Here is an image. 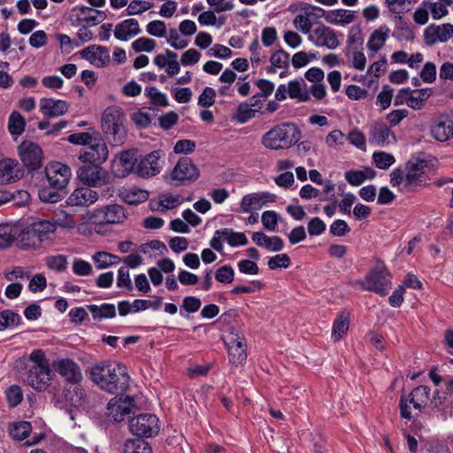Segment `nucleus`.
<instances>
[{"instance_id": "1", "label": "nucleus", "mask_w": 453, "mask_h": 453, "mask_svg": "<svg viewBox=\"0 0 453 453\" xmlns=\"http://www.w3.org/2000/svg\"><path fill=\"white\" fill-rule=\"evenodd\" d=\"M89 378L102 390L112 395H121L129 387L127 368L118 363L103 361L91 366Z\"/></svg>"}, {"instance_id": "2", "label": "nucleus", "mask_w": 453, "mask_h": 453, "mask_svg": "<svg viewBox=\"0 0 453 453\" xmlns=\"http://www.w3.org/2000/svg\"><path fill=\"white\" fill-rule=\"evenodd\" d=\"M427 164L425 159L412 158L408 160L404 168L394 169L390 173V184L402 193L417 192L426 185L424 169Z\"/></svg>"}, {"instance_id": "3", "label": "nucleus", "mask_w": 453, "mask_h": 453, "mask_svg": "<svg viewBox=\"0 0 453 453\" xmlns=\"http://www.w3.org/2000/svg\"><path fill=\"white\" fill-rule=\"evenodd\" d=\"M301 138V131L292 122H283L263 134L261 143L269 150H278L295 145Z\"/></svg>"}, {"instance_id": "4", "label": "nucleus", "mask_w": 453, "mask_h": 453, "mask_svg": "<svg viewBox=\"0 0 453 453\" xmlns=\"http://www.w3.org/2000/svg\"><path fill=\"white\" fill-rule=\"evenodd\" d=\"M124 122L125 113L118 106L107 107L103 112L102 130L106 139L114 146H120L127 140V130Z\"/></svg>"}, {"instance_id": "5", "label": "nucleus", "mask_w": 453, "mask_h": 453, "mask_svg": "<svg viewBox=\"0 0 453 453\" xmlns=\"http://www.w3.org/2000/svg\"><path fill=\"white\" fill-rule=\"evenodd\" d=\"M56 226L48 220H38L25 227L18 235V245L22 249L36 248L54 233Z\"/></svg>"}, {"instance_id": "6", "label": "nucleus", "mask_w": 453, "mask_h": 453, "mask_svg": "<svg viewBox=\"0 0 453 453\" xmlns=\"http://www.w3.org/2000/svg\"><path fill=\"white\" fill-rule=\"evenodd\" d=\"M159 429L158 418L154 414L143 413L129 420L130 432L140 438L153 437L158 434Z\"/></svg>"}, {"instance_id": "7", "label": "nucleus", "mask_w": 453, "mask_h": 453, "mask_svg": "<svg viewBox=\"0 0 453 453\" xmlns=\"http://www.w3.org/2000/svg\"><path fill=\"white\" fill-rule=\"evenodd\" d=\"M389 276V273L384 267H376L366 275L365 280L360 282V285L365 290L375 292L384 296L391 288Z\"/></svg>"}, {"instance_id": "8", "label": "nucleus", "mask_w": 453, "mask_h": 453, "mask_svg": "<svg viewBox=\"0 0 453 453\" xmlns=\"http://www.w3.org/2000/svg\"><path fill=\"white\" fill-rule=\"evenodd\" d=\"M127 219V213L123 206L112 203L96 209L91 219L96 225H115L121 224Z\"/></svg>"}, {"instance_id": "9", "label": "nucleus", "mask_w": 453, "mask_h": 453, "mask_svg": "<svg viewBox=\"0 0 453 453\" xmlns=\"http://www.w3.org/2000/svg\"><path fill=\"white\" fill-rule=\"evenodd\" d=\"M19 156L28 171H35L42 166L43 152L41 147L30 141H24L18 147Z\"/></svg>"}, {"instance_id": "10", "label": "nucleus", "mask_w": 453, "mask_h": 453, "mask_svg": "<svg viewBox=\"0 0 453 453\" xmlns=\"http://www.w3.org/2000/svg\"><path fill=\"white\" fill-rule=\"evenodd\" d=\"M429 394L430 388L427 386L421 385L411 391L409 395V399H405L402 396L399 403L401 417L405 419H411L412 416L408 401L413 405L414 409L420 411L421 408L426 404L429 399Z\"/></svg>"}, {"instance_id": "11", "label": "nucleus", "mask_w": 453, "mask_h": 453, "mask_svg": "<svg viewBox=\"0 0 453 453\" xmlns=\"http://www.w3.org/2000/svg\"><path fill=\"white\" fill-rule=\"evenodd\" d=\"M79 179L89 187H102L111 181L110 173L101 165H83L77 172Z\"/></svg>"}, {"instance_id": "12", "label": "nucleus", "mask_w": 453, "mask_h": 453, "mask_svg": "<svg viewBox=\"0 0 453 453\" xmlns=\"http://www.w3.org/2000/svg\"><path fill=\"white\" fill-rule=\"evenodd\" d=\"M164 161L161 160V151L153 150L138 157L135 173L141 178H151L160 173Z\"/></svg>"}, {"instance_id": "13", "label": "nucleus", "mask_w": 453, "mask_h": 453, "mask_svg": "<svg viewBox=\"0 0 453 453\" xmlns=\"http://www.w3.org/2000/svg\"><path fill=\"white\" fill-rule=\"evenodd\" d=\"M48 185L53 188L65 189L71 177V169L60 162H53L44 170Z\"/></svg>"}, {"instance_id": "14", "label": "nucleus", "mask_w": 453, "mask_h": 453, "mask_svg": "<svg viewBox=\"0 0 453 453\" xmlns=\"http://www.w3.org/2000/svg\"><path fill=\"white\" fill-rule=\"evenodd\" d=\"M308 39L317 47L334 50L340 46L337 33L329 27L320 24L309 35Z\"/></svg>"}, {"instance_id": "15", "label": "nucleus", "mask_w": 453, "mask_h": 453, "mask_svg": "<svg viewBox=\"0 0 453 453\" xmlns=\"http://www.w3.org/2000/svg\"><path fill=\"white\" fill-rule=\"evenodd\" d=\"M108 156L109 150L106 143L98 137L80 153L79 159L83 163L102 165L107 160Z\"/></svg>"}, {"instance_id": "16", "label": "nucleus", "mask_w": 453, "mask_h": 453, "mask_svg": "<svg viewBox=\"0 0 453 453\" xmlns=\"http://www.w3.org/2000/svg\"><path fill=\"white\" fill-rule=\"evenodd\" d=\"M24 175L19 162L13 158L0 160V185L14 183Z\"/></svg>"}, {"instance_id": "17", "label": "nucleus", "mask_w": 453, "mask_h": 453, "mask_svg": "<svg viewBox=\"0 0 453 453\" xmlns=\"http://www.w3.org/2000/svg\"><path fill=\"white\" fill-rule=\"evenodd\" d=\"M453 36V25L445 23L441 26L429 25L424 31V40L426 45L432 46L437 42H445Z\"/></svg>"}, {"instance_id": "18", "label": "nucleus", "mask_w": 453, "mask_h": 453, "mask_svg": "<svg viewBox=\"0 0 453 453\" xmlns=\"http://www.w3.org/2000/svg\"><path fill=\"white\" fill-rule=\"evenodd\" d=\"M134 399L127 396L122 398H112L107 405V416L115 422L122 421L128 415L134 406Z\"/></svg>"}, {"instance_id": "19", "label": "nucleus", "mask_w": 453, "mask_h": 453, "mask_svg": "<svg viewBox=\"0 0 453 453\" xmlns=\"http://www.w3.org/2000/svg\"><path fill=\"white\" fill-rule=\"evenodd\" d=\"M431 135L440 142L450 140L453 137V120L447 115L436 118L431 125Z\"/></svg>"}, {"instance_id": "20", "label": "nucleus", "mask_w": 453, "mask_h": 453, "mask_svg": "<svg viewBox=\"0 0 453 453\" xmlns=\"http://www.w3.org/2000/svg\"><path fill=\"white\" fill-rule=\"evenodd\" d=\"M396 142L394 132L385 123H375L371 127L369 142L379 146H386Z\"/></svg>"}, {"instance_id": "21", "label": "nucleus", "mask_w": 453, "mask_h": 453, "mask_svg": "<svg viewBox=\"0 0 453 453\" xmlns=\"http://www.w3.org/2000/svg\"><path fill=\"white\" fill-rule=\"evenodd\" d=\"M50 380V367L29 366L27 381L36 390L42 391L46 389Z\"/></svg>"}, {"instance_id": "22", "label": "nucleus", "mask_w": 453, "mask_h": 453, "mask_svg": "<svg viewBox=\"0 0 453 453\" xmlns=\"http://www.w3.org/2000/svg\"><path fill=\"white\" fill-rule=\"evenodd\" d=\"M40 111L46 118H56L64 115L69 109L65 100L42 97L39 102Z\"/></svg>"}, {"instance_id": "23", "label": "nucleus", "mask_w": 453, "mask_h": 453, "mask_svg": "<svg viewBox=\"0 0 453 453\" xmlns=\"http://www.w3.org/2000/svg\"><path fill=\"white\" fill-rule=\"evenodd\" d=\"M274 198V195L267 192L246 195L241 201V210L242 212H250L252 210H259L266 203L273 202Z\"/></svg>"}, {"instance_id": "24", "label": "nucleus", "mask_w": 453, "mask_h": 453, "mask_svg": "<svg viewBox=\"0 0 453 453\" xmlns=\"http://www.w3.org/2000/svg\"><path fill=\"white\" fill-rule=\"evenodd\" d=\"M98 200L96 191L88 187L76 188L68 197L66 203L70 206H89Z\"/></svg>"}, {"instance_id": "25", "label": "nucleus", "mask_w": 453, "mask_h": 453, "mask_svg": "<svg viewBox=\"0 0 453 453\" xmlns=\"http://www.w3.org/2000/svg\"><path fill=\"white\" fill-rule=\"evenodd\" d=\"M141 33L139 22L135 19H125L117 24L114 29L115 38L123 42L128 41Z\"/></svg>"}, {"instance_id": "26", "label": "nucleus", "mask_w": 453, "mask_h": 453, "mask_svg": "<svg viewBox=\"0 0 453 453\" xmlns=\"http://www.w3.org/2000/svg\"><path fill=\"white\" fill-rule=\"evenodd\" d=\"M197 174L196 166L189 157L180 158L173 168L171 177L173 180L183 181L190 180Z\"/></svg>"}, {"instance_id": "27", "label": "nucleus", "mask_w": 453, "mask_h": 453, "mask_svg": "<svg viewBox=\"0 0 453 453\" xmlns=\"http://www.w3.org/2000/svg\"><path fill=\"white\" fill-rule=\"evenodd\" d=\"M56 369L70 383L80 382L82 378L80 366L72 359L59 360Z\"/></svg>"}, {"instance_id": "28", "label": "nucleus", "mask_w": 453, "mask_h": 453, "mask_svg": "<svg viewBox=\"0 0 453 453\" xmlns=\"http://www.w3.org/2000/svg\"><path fill=\"white\" fill-rule=\"evenodd\" d=\"M252 240L257 246L273 252L280 251L284 247V242L280 236L274 235L270 237L263 232L253 233Z\"/></svg>"}, {"instance_id": "29", "label": "nucleus", "mask_w": 453, "mask_h": 453, "mask_svg": "<svg viewBox=\"0 0 453 453\" xmlns=\"http://www.w3.org/2000/svg\"><path fill=\"white\" fill-rule=\"evenodd\" d=\"M73 12H79L77 19L92 26L97 25L106 19V14L85 5L75 6Z\"/></svg>"}, {"instance_id": "30", "label": "nucleus", "mask_w": 453, "mask_h": 453, "mask_svg": "<svg viewBox=\"0 0 453 453\" xmlns=\"http://www.w3.org/2000/svg\"><path fill=\"white\" fill-rule=\"evenodd\" d=\"M65 398L75 407H83L88 403L87 393L79 382L71 383L65 390Z\"/></svg>"}, {"instance_id": "31", "label": "nucleus", "mask_w": 453, "mask_h": 453, "mask_svg": "<svg viewBox=\"0 0 453 453\" xmlns=\"http://www.w3.org/2000/svg\"><path fill=\"white\" fill-rule=\"evenodd\" d=\"M119 163L122 167V176H126L131 173H135L138 157L135 150H129L120 152L118 155Z\"/></svg>"}, {"instance_id": "32", "label": "nucleus", "mask_w": 453, "mask_h": 453, "mask_svg": "<svg viewBox=\"0 0 453 453\" xmlns=\"http://www.w3.org/2000/svg\"><path fill=\"white\" fill-rule=\"evenodd\" d=\"M87 309L92 314L93 319L101 321L104 319H112L116 316V307L112 303H102L101 305L89 304Z\"/></svg>"}, {"instance_id": "33", "label": "nucleus", "mask_w": 453, "mask_h": 453, "mask_svg": "<svg viewBox=\"0 0 453 453\" xmlns=\"http://www.w3.org/2000/svg\"><path fill=\"white\" fill-rule=\"evenodd\" d=\"M388 31L389 29L387 26H381L380 28L374 30L368 40V49L374 53L379 51L388 37Z\"/></svg>"}, {"instance_id": "34", "label": "nucleus", "mask_w": 453, "mask_h": 453, "mask_svg": "<svg viewBox=\"0 0 453 453\" xmlns=\"http://www.w3.org/2000/svg\"><path fill=\"white\" fill-rule=\"evenodd\" d=\"M349 327V314L342 311L333 324L332 337L334 342L339 341L347 333Z\"/></svg>"}, {"instance_id": "35", "label": "nucleus", "mask_w": 453, "mask_h": 453, "mask_svg": "<svg viewBox=\"0 0 453 453\" xmlns=\"http://www.w3.org/2000/svg\"><path fill=\"white\" fill-rule=\"evenodd\" d=\"M93 262L97 269L102 270L117 265L121 258L114 254L106 251H97L92 256Z\"/></svg>"}, {"instance_id": "36", "label": "nucleus", "mask_w": 453, "mask_h": 453, "mask_svg": "<svg viewBox=\"0 0 453 453\" xmlns=\"http://www.w3.org/2000/svg\"><path fill=\"white\" fill-rule=\"evenodd\" d=\"M433 91L431 88H420L411 90L407 105L414 110L423 108L425 102L431 96Z\"/></svg>"}, {"instance_id": "37", "label": "nucleus", "mask_w": 453, "mask_h": 453, "mask_svg": "<svg viewBox=\"0 0 453 453\" xmlns=\"http://www.w3.org/2000/svg\"><path fill=\"white\" fill-rule=\"evenodd\" d=\"M303 86H306L305 81L300 78L299 80L290 81L288 82V93L290 98L297 99L299 102H308L311 96L308 91H302Z\"/></svg>"}, {"instance_id": "38", "label": "nucleus", "mask_w": 453, "mask_h": 453, "mask_svg": "<svg viewBox=\"0 0 453 453\" xmlns=\"http://www.w3.org/2000/svg\"><path fill=\"white\" fill-rule=\"evenodd\" d=\"M20 322L21 317L19 313L9 309L0 311V331L17 327Z\"/></svg>"}, {"instance_id": "39", "label": "nucleus", "mask_w": 453, "mask_h": 453, "mask_svg": "<svg viewBox=\"0 0 453 453\" xmlns=\"http://www.w3.org/2000/svg\"><path fill=\"white\" fill-rule=\"evenodd\" d=\"M121 198L128 204L135 205L149 198L148 191L140 188L127 189L121 193Z\"/></svg>"}, {"instance_id": "40", "label": "nucleus", "mask_w": 453, "mask_h": 453, "mask_svg": "<svg viewBox=\"0 0 453 453\" xmlns=\"http://www.w3.org/2000/svg\"><path fill=\"white\" fill-rule=\"evenodd\" d=\"M226 347L247 348V342L243 332L239 326H231L227 339L225 341Z\"/></svg>"}, {"instance_id": "41", "label": "nucleus", "mask_w": 453, "mask_h": 453, "mask_svg": "<svg viewBox=\"0 0 453 453\" xmlns=\"http://www.w3.org/2000/svg\"><path fill=\"white\" fill-rule=\"evenodd\" d=\"M25 119L17 111H13L9 116L8 130L12 135H20L25 130Z\"/></svg>"}, {"instance_id": "42", "label": "nucleus", "mask_w": 453, "mask_h": 453, "mask_svg": "<svg viewBox=\"0 0 453 453\" xmlns=\"http://www.w3.org/2000/svg\"><path fill=\"white\" fill-rule=\"evenodd\" d=\"M32 431V426L30 422L19 421L13 423L10 427V435L17 441H23L28 437Z\"/></svg>"}, {"instance_id": "43", "label": "nucleus", "mask_w": 453, "mask_h": 453, "mask_svg": "<svg viewBox=\"0 0 453 453\" xmlns=\"http://www.w3.org/2000/svg\"><path fill=\"white\" fill-rule=\"evenodd\" d=\"M124 453H152V449L150 444L142 439H131L126 441Z\"/></svg>"}, {"instance_id": "44", "label": "nucleus", "mask_w": 453, "mask_h": 453, "mask_svg": "<svg viewBox=\"0 0 453 453\" xmlns=\"http://www.w3.org/2000/svg\"><path fill=\"white\" fill-rule=\"evenodd\" d=\"M257 111H258V109H252V106L248 102H243L238 105L233 119L236 122L243 124L252 119Z\"/></svg>"}, {"instance_id": "45", "label": "nucleus", "mask_w": 453, "mask_h": 453, "mask_svg": "<svg viewBox=\"0 0 453 453\" xmlns=\"http://www.w3.org/2000/svg\"><path fill=\"white\" fill-rule=\"evenodd\" d=\"M144 95L155 106L166 107L169 105L166 95L160 92L156 87L145 88Z\"/></svg>"}, {"instance_id": "46", "label": "nucleus", "mask_w": 453, "mask_h": 453, "mask_svg": "<svg viewBox=\"0 0 453 453\" xmlns=\"http://www.w3.org/2000/svg\"><path fill=\"white\" fill-rule=\"evenodd\" d=\"M219 234H223L222 237H224L232 247L246 245L248 243V239L244 233L234 232L230 228H223Z\"/></svg>"}, {"instance_id": "47", "label": "nucleus", "mask_w": 453, "mask_h": 453, "mask_svg": "<svg viewBox=\"0 0 453 453\" xmlns=\"http://www.w3.org/2000/svg\"><path fill=\"white\" fill-rule=\"evenodd\" d=\"M63 190L53 188L50 185L45 186L38 191V196L44 203H55L63 198Z\"/></svg>"}, {"instance_id": "48", "label": "nucleus", "mask_w": 453, "mask_h": 453, "mask_svg": "<svg viewBox=\"0 0 453 453\" xmlns=\"http://www.w3.org/2000/svg\"><path fill=\"white\" fill-rule=\"evenodd\" d=\"M15 240V230L9 224L0 225V250L10 247Z\"/></svg>"}, {"instance_id": "49", "label": "nucleus", "mask_w": 453, "mask_h": 453, "mask_svg": "<svg viewBox=\"0 0 453 453\" xmlns=\"http://www.w3.org/2000/svg\"><path fill=\"white\" fill-rule=\"evenodd\" d=\"M311 12L305 11V15H297L293 20L294 27L303 34H309L312 31V22L309 19L311 16Z\"/></svg>"}, {"instance_id": "50", "label": "nucleus", "mask_w": 453, "mask_h": 453, "mask_svg": "<svg viewBox=\"0 0 453 453\" xmlns=\"http://www.w3.org/2000/svg\"><path fill=\"white\" fill-rule=\"evenodd\" d=\"M5 396L9 406L13 408L18 406L23 400V392L20 387L12 385L6 389Z\"/></svg>"}, {"instance_id": "51", "label": "nucleus", "mask_w": 453, "mask_h": 453, "mask_svg": "<svg viewBox=\"0 0 453 453\" xmlns=\"http://www.w3.org/2000/svg\"><path fill=\"white\" fill-rule=\"evenodd\" d=\"M229 362L232 365H242L247 359V348L226 347Z\"/></svg>"}, {"instance_id": "52", "label": "nucleus", "mask_w": 453, "mask_h": 453, "mask_svg": "<svg viewBox=\"0 0 453 453\" xmlns=\"http://www.w3.org/2000/svg\"><path fill=\"white\" fill-rule=\"evenodd\" d=\"M215 279L218 282L229 284L234 281V271L230 265H225L220 266L215 272Z\"/></svg>"}, {"instance_id": "53", "label": "nucleus", "mask_w": 453, "mask_h": 453, "mask_svg": "<svg viewBox=\"0 0 453 453\" xmlns=\"http://www.w3.org/2000/svg\"><path fill=\"white\" fill-rule=\"evenodd\" d=\"M372 159L375 165L383 170L388 169L395 163V157L391 154L383 151L374 152Z\"/></svg>"}, {"instance_id": "54", "label": "nucleus", "mask_w": 453, "mask_h": 453, "mask_svg": "<svg viewBox=\"0 0 453 453\" xmlns=\"http://www.w3.org/2000/svg\"><path fill=\"white\" fill-rule=\"evenodd\" d=\"M156 41L147 37H140L132 42V48L136 52H151L156 49Z\"/></svg>"}, {"instance_id": "55", "label": "nucleus", "mask_w": 453, "mask_h": 453, "mask_svg": "<svg viewBox=\"0 0 453 453\" xmlns=\"http://www.w3.org/2000/svg\"><path fill=\"white\" fill-rule=\"evenodd\" d=\"M67 257L64 255L50 256L46 260L47 266L58 273L65 272L67 268Z\"/></svg>"}, {"instance_id": "56", "label": "nucleus", "mask_w": 453, "mask_h": 453, "mask_svg": "<svg viewBox=\"0 0 453 453\" xmlns=\"http://www.w3.org/2000/svg\"><path fill=\"white\" fill-rule=\"evenodd\" d=\"M73 273L77 276H88L92 274V265L81 258H74L73 261Z\"/></svg>"}, {"instance_id": "57", "label": "nucleus", "mask_w": 453, "mask_h": 453, "mask_svg": "<svg viewBox=\"0 0 453 453\" xmlns=\"http://www.w3.org/2000/svg\"><path fill=\"white\" fill-rule=\"evenodd\" d=\"M110 62L109 50L106 47L98 45L90 63L97 67H103Z\"/></svg>"}, {"instance_id": "58", "label": "nucleus", "mask_w": 453, "mask_h": 453, "mask_svg": "<svg viewBox=\"0 0 453 453\" xmlns=\"http://www.w3.org/2000/svg\"><path fill=\"white\" fill-rule=\"evenodd\" d=\"M396 28L399 32V38L405 41H412L414 39V33L411 26L403 19L402 16H396Z\"/></svg>"}, {"instance_id": "59", "label": "nucleus", "mask_w": 453, "mask_h": 453, "mask_svg": "<svg viewBox=\"0 0 453 453\" xmlns=\"http://www.w3.org/2000/svg\"><path fill=\"white\" fill-rule=\"evenodd\" d=\"M267 265L271 270L286 269L290 265V257L285 253L278 254L269 258Z\"/></svg>"}, {"instance_id": "60", "label": "nucleus", "mask_w": 453, "mask_h": 453, "mask_svg": "<svg viewBox=\"0 0 453 453\" xmlns=\"http://www.w3.org/2000/svg\"><path fill=\"white\" fill-rule=\"evenodd\" d=\"M288 60L289 54L284 50H279L273 53L270 58V62L273 66H276L277 68H285L288 67Z\"/></svg>"}, {"instance_id": "61", "label": "nucleus", "mask_w": 453, "mask_h": 453, "mask_svg": "<svg viewBox=\"0 0 453 453\" xmlns=\"http://www.w3.org/2000/svg\"><path fill=\"white\" fill-rule=\"evenodd\" d=\"M98 137H93L92 134L87 132L75 133L68 136V142L76 145H84L88 147L94 142L95 139Z\"/></svg>"}, {"instance_id": "62", "label": "nucleus", "mask_w": 453, "mask_h": 453, "mask_svg": "<svg viewBox=\"0 0 453 453\" xmlns=\"http://www.w3.org/2000/svg\"><path fill=\"white\" fill-rule=\"evenodd\" d=\"M279 216L274 211H265L262 213L261 221L264 227L269 231H275Z\"/></svg>"}, {"instance_id": "63", "label": "nucleus", "mask_w": 453, "mask_h": 453, "mask_svg": "<svg viewBox=\"0 0 453 453\" xmlns=\"http://www.w3.org/2000/svg\"><path fill=\"white\" fill-rule=\"evenodd\" d=\"M198 311V298L194 296H186L182 301L180 307V315L188 318V313Z\"/></svg>"}, {"instance_id": "64", "label": "nucleus", "mask_w": 453, "mask_h": 453, "mask_svg": "<svg viewBox=\"0 0 453 453\" xmlns=\"http://www.w3.org/2000/svg\"><path fill=\"white\" fill-rule=\"evenodd\" d=\"M147 32L156 37H165L166 35V27L162 20L150 21L146 27Z\"/></svg>"}]
</instances>
